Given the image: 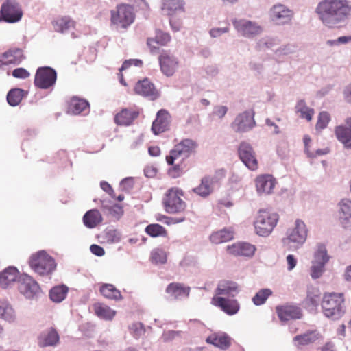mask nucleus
<instances>
[{
  "label": "nucleus",
  "instance_id": "bf43d9fd",
  "mask_svg": "<svg viewBox=\"0 0 351 351\" xmlns=\"http://www.w3.org/2000/svg\"><path fill=\"white\" fill-rule=\"evenodd\" d=\"M110 213L116 219H119L123 213V208L118 204H114L110 207Z\"/></svg>",
  "mask_w": 351,
  "mask_h": 351
},
{
  "label": "nucleus",
  "instance_id": "49530a36",
  "mask_svg": "<svg viewBox=\"0 0 351 351\" xmlns=\"http://www.w3.org/2000/svg\"><path fill=\"white\" fill-rule=\"evenodd\" d=\"M272 295L269 289H262L259 290L252 298V302L256 306H260L265 303L267 298Z\"/></svg>",
  "mask_w": 351,
  "mask_h": 351
},
{
  "label": "nucleus",
  "instance_id": "09e8293b",
  "mask_svg": "<svg viewBox=\"0 0 351 351\" xmlns=\"http://www.w3.org/2000/svg\"><path fill=\"white\" fill-rule=\"evenodd\" d=\"M314 258V262L319 263H323L324 265H326V263L329 261L327 250L324 245L319 244L317 245V249L315 252Z\"/></svg>",
  "mask_w": 351,
  "mask_h": 351
},
{
  "label": "nucleus",
  "instance_id": "7ed1b4c3",
  "mask_svg": "<svg viewBox=\"0 0 351 351\" xmlns=\"http://www.w3.org/2000/svg\"><path fill=\"white\" fill-rule=\"evenodd\" d=\"M135 16L133 6L120 3L110 11V23L117 28L127 29L134 23Z\"/></svg>",
  "mask_w": 351,
  "mask_h": 351
},
{
  "label": "nucleus",
  "instance_id": "6e6d98bb",
  "mask_svg": "<svg viewBox=\"0 0 351 351\" xmlns=\"http://www.w3.org/2000/svg\"><path fill=\"white\" fill-rule=\"evenodd\" d=\"M172 167L168 170V175L173 178H176L181 176L184 173V167L182 164L171 165Z\"/></svg>",
  "mask_w": 351,
  "mask_h": 351
},
{
  "label": "nucleus",
  "instance_id": "c03bdc74",
  "mask_svg": "<svg viewBox=\"0 0 351 351\" xmlns=\"http://www.w3.org/2000/svg\"><path fill=\"white\" fill-rule=\"evenodd\" d=\"M145 232L152 237L168 236L167 230L158 223H152L145 228Z\"/></svg>",
  "mask_w": 351,
  "mask_h": 351
},
{
  "label": "nucleus",
  "instance_id": "4be33fe9",
  "mask_svg": "<svg viewBox=\"0 0 351 351\" xmlns=\"http://www.w3.org/2000/svg\"><path fill=\"white\" fill-rule=\"evenodd\" d=\"M256 188L259 195L271 193L275 186V179L271 175H261L255 180Z\"/></svg>",
  "mask_w": 351,
  "mask_h": 351
},
{
  "label": "nucleus",
  "instance_id": "ddd939ff",
  "mask_svg": "<svg viewBox=\"0 0 351 351\" xmlns=\"http://www.w3.org/2000/svg\"><path fill=\"white\" fill-rule=\"evenodd\" d=\"M292 16V11L280 3L274 5L269 11L271 21L278 25L289 23L291 21Z\"/></svg>",
  "mask_w": 351,
  "mask_h": 351
},
{
  "label": "nucleus",
  "instance_id": "9b49d317",
  "mask_svg": "<svg viewBox=\"0 0 351 351\" xmlns=\"http://www.w3.org/2000/svg\"><path fill=\"white\" fill-rule=\"evenodd\" d=\"M161 72L167 77L173 76L179 67L178 59L168 51H162L158 57Z\"/></svg>",
  "mask_w": 351,
  "mask_h": 351
},
{
  "label": "nucleus",
  "instance_id": "8fccbe9b",
  "mask_svg": "<svg viewBox=\"0 0 351 351\" xmlns=\"http://www.w3.org/2000/svg\"><path fill=\"white\" fill-rule=\"evenodd\" d=\"M150 259L153 263L164 264L167 261V254L162 250L155 249L151 253Z\"/></svg>",
  "mask_w": 351,
  "mask_h": 351
},
{
  "label": "nucleus",
  "instance_id": "a211bd4d",
  "mask_svg": "<svg viewBox=\"0 0 351 351\" xmlns=\"http://www.w3.org/2000/svg\"><path fill=\"white\" fill-rule=\"evenodd\" d=\"M17 285L19 291L27 298L33 297L40 289L38 284L27 275L20 276Z\"/></svg>",
  "mask_w": 351,
  "mask_h": 351
},
{
  "label": "nucleus",
  "instance_id": "cd10ccee",
  "mask_svg": "<svg viewBox=\"0 0 351 351\" xmlns=\"http://www.w3.org/2000/svg\"><path fill=\"white\" fill-rule=\"evenodd\" d=\"M59 335L53 328L43 332L38 337V344L40 347L53 346L59 342Z\"/></svg>",
  "mask_w": 351,
  "mask_h": 351
},
{
  "label": "nucleus",
  "instance_id": "4468645a",
  "mask_svg": "<svg viewBox=\"0 0 351 351\" xmlns=\"http://www.w3.org/2000/svg\"><path fill=\"white\" fill-rule=\"evenodd\" d=\"M276 312L279 319L282 322L300 319L302 316L300 308L289 304L276 306Z\"/></svg>",
  "mask_w": 351,
  "mask_h": 351
},
{
  "label": "nucleus",
  "instance_id": "a19ab883",
  "mask_svg": "<svg viewBox=\"0 0 351 351\" xmlns=\"http://www.w3.org/2000/svg\"><path fill=\"white\" fill-rule=\"evenodd\" d=\"M27 94V92L21 88L12 89L7 95V101L10 106H16L20 104Z\"/></svg>",
  "mask_w": 351,
  "mask_h": 351
},
{
  "label": "nucleus",
  "instance_id": "69168bd1",
  "mask_svg": "<svg viewBox=\"0 0 351 351\" xmlns=\"http://www.w3.org/2000/svg\"><path fill=\"white\" fill-rule=\"evenodd\" d=\"M286 259L288 264V270L291 271L296 266L297 260L292 254H289Z\"/></svg>",
  "mask_w": 351,
  "mask_h": 351
},
{
  "label": "nucleus",
  "instance_id": "338daca9",
  "mask_svg": "<svg viewBox=\"0 0 351 351\" xmlns=\"http://www.w3.org/2000/svg\"><path fill=\"white\" fill-rule=\"evenodd\" d=\"M148 152L150 156L156 157L160 156L161 151L158 146H151L148 149Z\"/></svg>",
  "mask_w": 351,
  "mask_h": 351
},
{
  "label": "nucleus",
  "instance_id": "72a5a7b5",
  "mask_svg": "<svg viewBox=\"0 0 351 351\" xmlns=\"http://www.w3.org/2000/svg\"><path fill=\"white\" fill-rule=\"evenodd\" d=\"M101 221V215L97 209H93L87 211L83 217V222L88 228H95Z\"/></svg>",
  "mask_w": 351,
  "mask_h": 351
},
{
  "label": "nucleus",
  "instance_id": "4c0bfd02",
  "mask_svg": "<svg viewBox=\"0 0 351 351\" xmlns=\"http://www.w3.org/2000/svg\"><path fill=\"white\" fill-rule=\"evenodd\" d=\"M93 308L95 314L100 318L104 319H112L116 315V311L111 309L108 306L101 304L97 303L93 306Z\"/></svg>",
  "mask_w": 351,
  "mask_h": 351
},
{
  "label": "nucleus",
  "instance_id": "6e6552de",
  "mask_svg": "<svg viewBox=\"0 0 351 351\" xmlns=\"http://www.w3.org/2000/svg\"><path fill=\"white\" fill-rule=\"evenodd\" d=\"M287 236L282 239L284 245H288L289 243L296 244V247L302 246L306 240L308 230L304 221L300 219H296L293 228L287 231Z\"/></svg>",
  "mask_w": 351,
  "mask_h": 351
},
{
  "label": "nucleus",
  "instance_id": "bb28decb",
  "mask_svg": "<svg viewBox=\"0 0 351 351\" xmlns=\"http://www.w3.org/2000/svg\"><path fill=\"white\" fill-rule=\"evenodd\" d=\"M139 115L137 110L132 108H124L114 117V122L119 125H129Z\"/></svg>",
  "mask_w": 351,
  "mask_h": 351
},
{
  "label": "nucleus",
  "instance_id": "f03ea898",
  "mask_svg": "<svg viewBox=\"0 0 351 351\" xmlns=\"http://www.w3.org/2000/svg\"><path fill=\"white\" fill-rule=\"evenodd\" d=\"M279 221V215L271 210L261 209L254 221L256 233L261 237L269 235Z\"/></svg>",
  "mask_w": 351,
  "mask_h": 351
},
{
  "label": "nucleus",
  "instance_id": "39448f33",
  "mask_svg": "<svg viewBox=\"0 0 351 351\" xmlns=\"http://www.w3.org/2000/svg\"><path fill=\"white\" fill-rule=\"evenodd\" d=\"M184 191L178 187L169 189L163 197L162 203L169 213H179L185 210L186 202L182 199Z\"/></svg>",
  "mask_w": 351,
  "mask_h": 351
},
{
  "label": "nucleus",
  "instance_id": "4d7b16f0",
  "mask_svg": "<svg viewBox=\"0 0 351 351\" xmlns=\"http://www.w3.org/2000/svg\"><path fill=\"white\" fill-rule=\"evenodd\" d=\"M12 75L16 78L25 79L29 77V73L24 68H17L13 70Z\"/></svg>",
  "mask_w": 351,
  "mask_h": 351
},
{
  "label": "nucleus",
  "instance_id": "37998d69",
  "mask_svg": "<svg viewBox=\"0 0 351 351\" xmlns=\"http://www.w3.org/2000/svg\"><path fill=\"white\" fill-rule=\"evenodd\" d=\"M68 287L66 285H58L53 287L49 293L50 298L56 302H60L66 296Z\"/></svg>",
  "mask_w": 351,
  "mask_h": 351
},
{
  "label": "nucleus",
  "instance_id": "de8ad7c7",
  "mask_svg": "<svg viewBox=\"0 0 351 351\" xmlns=\"http://www.w3.org/2000/svg\"><path fill=\"white\" fill-rule=\"evenodd\" d=\"M170 40L171 37L168 34L160 32L157 34L155 40L152 38H148L147 43L150 48L156 49V47L154 45V43H157L160 45H166L170 41Z\"/></svg>",
  "mask_w": 351,
  "mask_h": 351
},
{
  "label": "nucleus",
  "instance_id": "f3484780",
  "mask_svg": "<svg viewBox=\"0 0 351 351\" xmlns=\"http://www.w3.org/2000/svg\"><path fill=\"white\" fill-rule=\"evenodd\" d=\"M233 25L239 33L247 37L254 36L262 32V28L260 25L245 19L235 20L233 21Z\"/></svg>",
  "mask_w": 351,
  "mask_h": 351
},
{
  "label": "nucleus",
  "instance_id": "b1692460",
  "mask_svg": "<svg viewBox=\"0 0 351 351\" xmlns=\"http://www.w3.org/2000/svg\"><path fill=\"white\" fill-rule=\"evenodd\" d=\"M339 220L344 228L351 227V199H343L339 203Z\"/></svg>",
  "mask_w": 351,
  "mask_h": 351
},
{
  "label": "nucleus",
  "instance_id": "473e14b6",
  "mask_svg": "<svg viewBox=\"0 0 351 351\" xmlns=\"http://www.w3.org/2000/svg\"><path fill=\"white\" fill-rule=\"evenodd\" d=\"M320 337V335L316 330H309L306 333L296 335L293 338L297 346H307L315 342Z\"/></svg>",
  "mask_w": 351,
  "mask_h": 351
},
{
  "label": "nucleus",
  "instance_id": "9d476101",
  "mask_svg": "<svg viewBox=\"0 0 351 351\" xmlns=\"http://www.w3.org/2000/svg\"><path fill=\"white\" fill-rule=\"evenodd\" d=\"M57 74L50 67H40L36 71L34 85L40 89H47L53 86L56 81Z\"/></svg>",
  "mask_w": 351,
  "mask_h": 351
},
{
  "label": "nucleus",
  "instance_id": "5fc2aeb1",
  "mask_svg": "<svg viewBox=\"0 0 351 351\" xmlns=\"http://www.w3.org/2000/svg\"><path fill=\"white\" fill-rule=\"evenodd\" d=\"M121 233L117 230H110L106 232L105 238L108 243H118L121 240Z\"/></svg>",
  "mask_w": 351,
  "mask_h": 351
},
{
  "label": "nucleus",
  "instance_id": "2f4dec72",
  "mask_svg": "<svg viewBox=\"0 0 351 351\" xmlns=\"http://www.w3.org/2000/svg\"><path fill=\"white\" fill-rule=\"evenodd\" d=\"M88 107V103L76 97H72L68 102L67 113L79 114Z\"/></svg>",
  "mask_w": 351,
  "mask_h": 351
},
{
  "label": "nucleus",
  "instance_id": "7c9ffc66",
  "mask_svg": "<svg viewBox=\"0 0 351 351\" xmlns=\"http://www.w3.org/2000/svg\"><path fill=\"white\" fill-rule=\"evenodd\" d=\"M213 178L204 176L202 178L199 185L194 188L193 191L202 197H206L213 192Z\"/></svg>",
  "mask_w": 351,
  "mask_h": 351
},
{
  "label": "nucleus",
  "instance_id": "20e7f679",
  "mask_svg": "<svg viewBox=\"0 0 351 351\" xmlns=\"http://www.w3.org/2000/svg\"><path fill=\"white\" fill-rule=\"evenodd\" d=\"M343 295L341 293H328L324 295L322 308L326 317L338 319L343 314Z\"/></svg>",
  "mask_w": 351,
  "mask_h": 351
},
{
  "label": "nucleus",
  "instance_id": "aec40b11",
  "mask_svg": "<svg viewBox=\"0 0 351 351\" xmlns=\"http://www.w3.org/2000/svg\"><path fill=\"white\" fill-rule=\"evenodd\" d=\"M171 121L170 113L165 109L160 110L155 120L152 123V130L154 134L158 135L167 131Z\"/></svg>",
  "mask_w": 351,
  "mask_h": 351
},
{
  "label": "nucleus",
  "instance_id": "dca6fc26",
  "mask_svg": "<svg viewBox=\"0 0 351 351\" xmlns=\"http://www.w3.org/2000/svg\"><path fill=\"white\" fill-rule=\"evenodd\" d=\"M134 90L136 94L148 97L150 100H155L160 96L154 84L147 78L138 81L134 88Z\"/></svg>",
  "mask_w": 351,
  "mask_h": 351
},
{
  "label": "nucleus",
  "instance_id": "423d86ee",
  "mask_svg": "<svg viewBox=\"0 0 351 351\" xmlns=\"http://www.w3.org/2000/svg\"><path fill=\"white\" fill-rule=\"evenodd\" d=\"M29 265L35 272L41 276L51 274L56 267L54 259L44 251L33 254Z\"/></svg>",
  "mask_w": 351,
  "mask_h": 351
},
{
  "label": "nucleus",
  "instance_id": "1a4fd4ad",
  "mask_svg": "<svg viewBox=\"0 0 351 351\" xmlns=\"http://www.w3.org/2000/svg\"><path fill=\"white\" fill-rule=\"evenodd\" d=\"M0 14L3 21L14 23L21 19L23 10L16 0H5L1 5Z\"/></svg>",
  "mask_w": 351,
  "mask_h": 351
},
{
  "label": "nucleus",
  "instance_id": "e433bc0d",
  "mask_svg": "<svg viewBox=\"0 0 351 351\" xmlns=\"http://www.w3.org/2000/svg\"><path fill=\"white\" fill-rule=\"evenodd\" d=\"M185 3L183 0H164L162 9L167 14L171 15L177 11H184Z\"/></svg>",
  "mask_w": 351,
  "mask_h": 351
},
{
  "label": "nucleus",
  "instance_id": "ea45409f",
  "mask_svg": "<svg viewBox=\"0 0 351 351\" xmlns=\"http://www.w3.org/2000/svg\"><path fill=\"white\" fill-rule=\"evenodd\" d=\"M56 31L63 32L75 26V22L69 16L58 17L53 22Z\"/></svg>",
  "mask_w": 351,
  "mask_h": 351
},
{
  "label": "nucleus",
  "instance_id": "2eb2a0df",
  "mask_svg": "<svg viewBox=\"0 0 351 351\" xmlns=\"http://www.w3.org/2000/svg\"><path fill=\"white\" fill-rule=\"evenodd\" d=\"M255 125L253 111H245L239 114L232 123V128L237 132H245L252 129Z\"/></svg>",
  "mask_w": 351,
  "mask_h": 351
},
{
  "label": "nucleus",
  "instance_id": "412c9836",
  "mask_svg": "<svg viewBox=\"0 0 351 351\" xmlns=\"http://www.w3.org/2000/svg\"><path fill=\"white\" fill-rule=\"evenodd\" d=\"M346 125H340L335 128V134L339 142L346 148H351V117L346 119Z\"/></svg>",
  "mask_w": 351,
  "mask_h": 351
},
{
  "label": "nucleus",
  "instance_id": "864d4df0",
  "mask_svg": "<svg viewBox=\"0 0 351 351\" xmlns=\"http://www.w3.org/2000/svg\"><path fill=\"white\" fill-rule=\"evenodd\" d=\"M325 265L313 261L311 267V276L313 279L319 278L324 271Z\"/></svg>",
  "mask_w": 351,
  "mask_h": 351
},
{
  "label": "nucleus",
  "instance_id": "f704fd0d",
  "mask_svg": "<svg viewBox=\"0 0 351 351\" xmlns=\"http://www.w3.org/2000/svg\"><path fill=\"white\" fill-rule=\"evenodd\" d=\"M19 276L18 270L14 267L5 269L0 274V285L3 288L8 287L12 282L16 280Z\"/></svg>",
  "mask_w": 351,
  "mask_h": 351
},
{
  "label": "nucleus",
  "instance_id": "3c124183",
  "mask_svg": "<svg viewBox=\"0 0 351 351\" xmlns=\"http://www.w3.org/2000/svg\"><path fill=\"white\" fill-rule=\"evenodd\" d=\"M13 309L5 300H0V317L5 319H10L12 317Z\"/></svg>",
  "mask_w": 351,
  "mask_h": 351
},
{
  "label": "nucleus",
  "instance_id": "603ef678",
  "mask_svg": "<svg viewBox=\"0 0 351 351\" xmlns=\"http://www.w3.org/2000/svg\"><path fill=\"white\" fill-rule=\"evenodd\" d=\"M330 120V114L327 112H321L319 114L317 121L315 125L317 130H322L326 128Z\"/></svg>",
  "mask_w": 351,
  "mask_h": 351
},
{
  "label": "nucleus",
  "instance_id": "c85d7f7f",
  "mask_svg": "<svg viewBox=\"0 0 351 351\" xmlns=\"http://www.w3.org/2000/svg\"><path fill=\"white\" fill-rule=\"evenodd\" d=\"M238 292L239 286L235 282L223 280L218 283L215 290V296L223 295L234 296Z\"/></svg>",
  "mask_w": 351,
  "mask_h": 351
},
{
  "label": "nucleus",
  "instance_id": "0eeeda50",
  "mask_svg": "<svg viewBox=\"0 0 351 351\" xmlns=\"http://www.w3.org/2000/svg\"><path fill=\"white\" fill-rule=\"evenodd\" d=\"M197 143L190 138H184L176 144L170 151L169 155L166 156V161L168 165H173V162L180 157L184 156L189 157L195 152Z\"/></svg>",
  "mask_w": 351,
  "mask_h": 351
},
{
  "label": "nucleus",
  "instance_id": "774afa93",
  "mask_svg": "<svg viewBox=\"0 0 351 351\" xmlns=\"http://www.w3.org/2000/svg\"><path fill=\"white\" fill-rule=\"evenodd\" d=\"M228 30V28H214L210 30V34L211 36L217 37L222 33L227 32Z\"/></svg>",
  "mask_w": 351,
  "mask_h": 351
},
{
  "label": "nucleus",
  "instance_id": "13d9d810",
  "mask_svg": "<svg viewBox=\"0 0 351 351\" xmlns=\"http://www.w3.org/2000/svg\"><path fill=\"white\" fill-rule=\"evenodd\" d=\"M228 112V108L224 106H217L213 110V114L219 119L223 118Z\"/></svg>",
  "mask_w": 351,
  "mask_h": 351
},
{
  "label": "nucleus",
  "instance_id": "6ab92c4d",
  "mask_svg": "<svg viewBox=\"0 0 351 351\" xmlns=\"http://www.w3.org/2000/svg\"><path fill=\"white\" fill-rule=\"evenodd\" d=\"M211 304L229 315L236 314L240 305L237 300L228 299L221 296H214L211 300Z\"/></svg>",
  "mask_w": 351,
  "mask_h": 351
},
{
  "label": "nucleus",
  "instance_id": "58836bf2",
  "mask_svg": "<svg viewBox=\"0 0 351 351\" xmlns=\"http://www.w3.org/2000/svg\"><path fill=\"white\" fill-rule=\"evenodd\" d=\"M100 293L105 298L110 300H120L122 299L120 291L112 284H104L100 287Z\"/></svg>",
  "mask_w": 351,
  "mask_h": 351
},
{
  "label": "nucleus",
  "instance_id": "c756f323",
  "mask_svg": "<svg viewBox=\"0 0 351 351\" xmlns=\"http://www.w3.org/2000/svg\"><path fill=\"white\" fill-rule=\"evenodd\" d=\"M166 293L175 299L182 297H188L190 293L191 288L184 284L179 282H171L166 288Z\"/></svg>",
  "mask_w": 351,
  "mask_h": 351
},
{
  "label": "nucleus",
  "instance_id": "393cba45",
  "mask_svg": "<svg viewBox=\"0 0 351 351\" xmlns=\"http://www.w3.org/2000/svg\"><path fill=\"white\" fill-rule=\"evenodd\" d=\"M256 250L254 245L247 243H238L227 247V251L234 256H252Z\"/></svg>",
  "mask_w": 351,
  "mask_h": 351
},
{
  "label": "nucleus",
  "instance_id": "0e129e2a",
  "mask_svg": "<svg viewBox=\"0 0 351 351\" xmlns=\"http://www.w3.org/2000/svg\"><path fill=\"white\" fill-rule=\"evenodd\" d=\"M101 188L108 193L112 197L115 198V195L114 193V190L112 186L107 182H101Z\"/></svg>",
  "mask_w": 351,
  "mask_h": 351
},
{
  "label": "nucleus",
  "instance_id": "e2e57ef3",
  "mask_svg": "<svg viewBox=\"0 0 351 351\" xmlns=\"http://www.w3.org/2000/svg\"><path fill=\"white\" fill-rule=\"evenodd\" d=\"M164 223L167 225L176 224L183 222L185 220L184 217H164Z\"/></svg>",
  "mask_w": 351,
  "mask_h": 351
},
{
  "label": "nucleus",
  "instance_id": "a878e982",
  "mask_svg": "<svg viewBox=\"0 0 351 351\" xmlns=\"http://www.w3.org/2000/svg\"><path fill=\"white\" fill-rule=\"evenodd\" d=\"M206 342L225 350L230 347L232 339L226 333H213L206 338Z\"/></svg>",
  "mask_w": 351,
  "mask_h": 351
},
{
  "label": "nucleus",
  "instance_id": "a18cd8bd",
  "mask_svg": "<svg viewBox=\"0 0 351 351\" xmlns=\"http://www.w3.org/2000/svg\"><path fill=\"white\" fill-rule=\"evenodd\" d=\"M142 65H143L142 60H138V59H130V60H127L124 61L121 67L119 69V75L120 83L121 84H123V86H127V84H126L125 80L123 79V75L122 74L123 71L126 70L131 66L141 67Z\"/></svg>",
  "mask_w": 351,
  "mask_h": 351
},
{
  "label": "nucleus",
  "instance_id": "f8f14e48",
  "mask_svg": "<svg viewBox=\"0 0 351 351\" xmlns=\"http://www.w3.org/2000/svg\"><path fill=\"white\" fill-rule=\"evenodd\" d=\"M239 156L245 165L252 171L258 168L255 152L252 145L247 142H241L238 148Z\"/></svg>",
  "mask_w": 351,
  "mask_h": 351
},
{
  "label": "nucleus",
  "instance_id": "79ce46f5",
  "mask_svg": "<svg viewBox=\"0 0 351 351\" xmlns=\"http://www.w3.org/2000/svg\"><path fill=\"white\" fill-rule=\"evenodd\" d=\"M296 112L300 113L302 119H305L308 121L313 119L315 111L313 108L306 106L304 100H300L295 106Z\"/></svg>",
  "mask_w": 351,
  "mask_h": 351
},
{
  "label": "nucleus",
  "instance_id": "f257e3e1",
  "mask_svg": "<svg viewBox=\"0 0 351 351\" xmlns=\"http://www.w3.org/2000/svg\"><path fill=\"white\" fill-rule=\"evenodd\" d=\"M316 12L324 25L332 28L343 22L351 14V5L347 0H323Z\"/></svg>",
  "mask_w": 351,
  "mask_h": 351
},
{
  "label": "nucleus",
  "instance_id": "680f3d73",
  "mask_svg": "<svg viewBox=\"0 0 351 351\" xmlns=\"http://www.w3.org/2000/svg\"><path fill=\"white\" fill-rule=\"evenodd\" d=\"M90 249L91 252L93 254L98 256H101L104 255V254H105V251H104V248L98 245H96V244L92 245L90 246Z\"/></svg>",
  "mask_w": 351,
  "mask_h": 351
},
{
  "label": "nucleus",
  "instance_id": "052dcab7",
  "mask_svg": "<svg viewBox=\"0 0 351 351\" xmlns=\"http://www.w3.org/2000/svg\"><path fill=\"white\" fill-rule=\"evenodd\" d=\"M303 141H304V147H305L304 150H305L306 154L308 155V157L313 158L315 156V154H313V152H311L309 150V144L311 142V137L308 135H306L304 136Z\"/></svg>",
  "mask_w": 351,
  "mask_h": 351
},
{
  "label": "nucleus",
  "instance_id": "5701e85b",
  "mask_svg": "<svg viewBox=\"0 0 351 351\" xmlns=\"http://www.w3.org/2000/svg\"><path fill=\"white\" fill-rule=\"evenodd\" d=\"M25 59L23 51L19 48H12L4 52L0 58L1 64H19Z\"/></svg>",
  "mask_w": 351,
  "mask_h": 351
},
{
  "label": "nucleus",
  "instance_id": "c9c22d12",
  "mask_svg": "<svg viewBox=\"0 0 351 351\" xmlns=\"http://www.w3.org/2000/svg\"><path fill=\"white\" fill-rule=\"evenodd\" d=\"M233 237V231L228 229H222L213 232L210 236V241L214 244H220L232 240Z\"/></svg>",
  "mask_w": 351,
  "mask_h": 351
}]
</instances>
